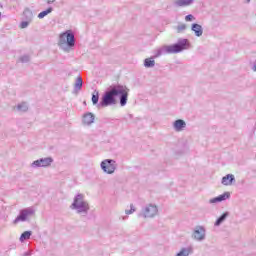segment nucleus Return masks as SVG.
Listing matches in <instances>:
<instances>
[{
  "mask_svg": "<svg viewBox=\"0 0 256 256\" xmlns=\"http://www.w3.org/2000/svg\"><path fill=\"white\" fill-rule=\"evenodd\" d=\"M35 210L33 208H25L20 211L19 215L15 218L14 223H19V221H27V217L34 215Z\"/></svg>",
  "mask_w": 256,
  "mask_h": 256,
  "instance_id": "obj_9",
  "label": "nucleus"
},
{
  "mask_svg": "<svg viewBox=\"0 0 256 256\" xmlns=\"http://www.w3.org/2000/svg\"><path fill=\"white\" fill-rule=\"evenodd\" d=\"M191 31L194 32L196 37H201L203 35V26H201V24L193 23L191 26Z\"/></svg>",
  "mask_w": 256,
  "mask_h": 256,
  "instance_id": "obj_13",
  "label": "nucleus"
},
{
  "mask_svg": "<svg viewBox=\"0 0 256 256\" xmlns=\"http://www.w3.org/2000/svg\"><path fill=\"white\" fill-rule=\"evenodd\" d=\"M195 0H176L175 5L177 7H189V5H193Z\"/></svg>",
  "mask_w": 256,
  "mask_h": 256,
  "instance_id": "obj_16",
  "label": "nucleus"
},
{
  "mask_svg": "<svg viewBox=\"0 0 256 256\" xmlns=\"http://www.w3.org/2000/svg\"><path fill=\"white\" fill-rule=\"evenodd\" d=\"M252 69H253V71H255V73H256V61L253 63Z\"/></svg>",
  "mask_w": 256,
  "mask_h": 256,
  "instance_id": "obj_31",
  "label": "nucleus"
},
{
  "mask_svg": "<svg viewBox=\"0 0 256 256\" xmlns=\"http://www.w3.org/2000/svg\"><path fill=\"white\" fill-rule=\"evenodd\" d=\"M52 3H55V0H47L48 5H51Z\"/></svg>",
  "mask_w": 256,
  "mask_h": 256,
  "instance_id": "obj_30",
  "label": "nucleus"
},
{
  "mask_svg": "<svg viewBox=\"0 0 256 256\" xmlns=\"http://www.w3.org/2000/svg\"><path fill=\"white\" fill-rule=\"evenodd\" d=\"M193 255V246H187L181 248V250L176 254V256H190Z\"/></svg>",
  "mask_w": 256,
  "mask_h": 256,
  "instance_id": "obj_15",
  "label": "nucleus"
},
{
  "mask_svg": "<svg viewBox=\"0 0 256 256\" xmlns=\"http://www.w3.org/2000/svg\"><path fill=\"white\" fill-rule=\"evenodd\" d=\"M58 45L63 51L69 52V49L75 47V33L73 30H66L59 36Z\"/></svg>",
  "mask_w": 256,
  "mask_h": 256,
  "instance_id": "obj_4",
  "label": "nucleus"
},
{
  "mask_svg": "<svg viewBox=\"0 0 256 256\" xmlns=\"http://www.w3.org/2000/svg\"><path fill=\"white\" fill-rule=\"evenodd\" d=\"M185 21L187 22L195 21V16H193L192 14H188L185 16Z\"/></svg>",
  "mask_w": 256,
  "mask_h": 256,
  "instance_id": "obj_28",
  "label": "nucleus"
},
{
  "mask_svg": "<svg viewBox=\"0 0 256 256\" xmlns=\"http://www.w3.org/2000/svg\"><path fill=\"white\" fill-rule=\"evenodd\" d=\"M187 30V24H179L177 27H176V31L177 33H183L184 31Z\"/></svg>",
  "mask_w": 256,
  "mask_h": 256,
  "instance_id": "obj_24",
  "label": "nucleus"
},
{
  "mask_svg": "<svg viewBox=\"0 0 256 256\" xmlns=\"http://www.w3.org/2000/svg\"><path fill=\"white\" fill-rule=\"evenodd\" d=\"M32 232L31 231H25L20 236V241L23 243L24 241H27L28 239H31Z\"/></svg>",
  "mask_w": 256,
  "mask_h": 256,
  "instance_id": "obj_21",
  "label": "nucleus"
},
{
  "mask_svg": "<svg viewBox=\"0 0 256 256\" xmlns=\"http://www.w3.org/2000/svg\"><path fill=\"white\" fill-rule=\"evenodd\" d=\"M95 123V114L91 112H87L82 117V124L83 125H93Z\"/></svg>",
  "mask_w": 256,
  "mask_h": 256,
  "instance_id": "obj_11",
  "label": "nucleus"
},
{
  "mask_svg": "<svg viewBox=\"0 0 256 256\" xmlns=\"http://www.w3.org/2000/svg\"><path fill=\"white\" fill-rule=\"evenodd\" d=\"M227 217H229V212H224L215 222V227H219L221 225V223H223V221H225V219H227Z\"/></svg>",
  "mask_w": 256,
  "mask_h": 256,
  "instance_id": "obj_19",
  "label": "nucleus"
},
{
  "mask_svg": "<svg viewBox=\"0 0 256 256\" xmlns=\"http://www.w3.org/2000/svg\"><path fill=\"white\" fill-rule=\"evenodd\" d=\"M81 89H83V78L78 76L74 84V91L77 93L78 91H81Z\"/></svg>",
  "mask_w": 256,
  "mask_h": 256,
  "instance_id": "obj_17",
  "label": "nucleus"
},
{
  "mask_svg": "<svg viewBox=\"0 0 256 256\" xmlns=\"http://www.w3.org/2000/svg\"><path fill=\"white\" fill-rule=\"evenodd\" d=\"M221 183L226 187L233 185V183H235V175L227 174L226 176L222 177Z\"/></svg>",
  "mask_w": 256,
  "mask_h": 256,
  "instance_id": "obj_12",
  "label": "nucleus"
},
{
  "mask_svg": "<svg viewBox=\"0 0 256 256\" xmlns=\"http://www.w3.org/2000/svg\"><path fill=\"white\" fill-rule=\"evenodd\" d=\"M159 213V208L155 204H147L142 208L141 217L144 219H153Z\"/></svg>",
  "mask_w": 256,
  "mask_h": 256,
  "instance_id": "obj_5",
  "label": "nucleus"
},
{
  "mask_svg": "<svg viewBox=\"0 0 256 256\" xmlns=\"http://www.w3.org/2000/svg\"><path fill=\"white\" fill-rule=\"evenodd\" d=\"M31 253H32L31 250H30V251H27V252H25V253L23 254V256H31Z\"/></svg>",
  "mask_w": 256,
  "mask_h": 256,
  "instance_id": "obj_29",
  "label": "nucleus"
},
{
  "mask_svg": "<svg viewBox=\"0 0 256 256\" xmlns=\"http://www.w3.org/2000/svg\"><path fill=\"white\" fill-rule=\"evenodd\" d=\"M117 97H119L121 107H125L129 99V88L121 84L111 85L107 91L104 92L98 107L117 105Z\"/></svg>",
  "mask_w": 256,
  "mask_h": 256,
  "instance_id": "obj_1",
  "label": "nucleus"
},
{
  "mask_svg": "<svg viewBox=\"0 0 256 256\" xmlns=\"http://www.w3.org/2000/svg\"><path fill=\"white\" fill-rule=\"evenodd\" d=\"M51 163H53V158H51V157L40 158L38 160H35L31 164V167L33 169H37L39 167H51Z\"/></svg>",
  "mask_w": 256,
  "mask_h": 256,
  "instance_id": "obj_8",
  "label": "nucleus"
},
{
  "mask_svg": "<svg viewBox=\"0 0 256 256\" xmlns=\"http://www.w3.org/2000/svg\"><path fill=\"white\" fill-rule=\"evenodd\" d=\"M227 199H231V193L230 192H224L223 194L210 199L209 203H210V205H213L215 203H221L223 201H227Z\"/></svg>",
  "mask_w": 256,
  "mask_h": 256,
  "instance_id": "obj_10",
  "label": "nucleus"
},
{
  "mask_svg": "<svg viewBox=\"0 0 256 256\" xmlns=\"http://www.w3.org/2000/svg\"><path fill=\"white\" fill-rule=\"evenodd\" d=\"M29 23H31L29 20L22 21L20 24L21 29H27V27H29Z\"/></svg>",
  "mask_w": 256,
  "mask_h": 256,
  "instance_id": "obj_27",
  "label": "nucleus"
},
{
  "mask_svg": "<svg viewBox=\"0 0 256 256\" xmlns=\"http://www.w3.org/2000/svg\"><path fill=\"white\" fill-rule=\"evenodd\" d=\"M206 237L207 230L203 226H196L193 229L192 239H194V241H198L199 243H201V241H205Z\"/></svg>",
  "mask_w": 256,
  "mask_h": 256,
  "instance_id": "obj_7",
  "label": "nucleus"
},
{
  "mask_svg": "<svg viewBox=\"0 0 256 256\" xmlns=\"http://www.w3.org/2000/svg\"><path fill=\"white\" fill-rule=\"evenodd\" d=\"M100 167L107 175H113L117 169V162L113 159H105L101 162Z\"/></svg>",
  "mask_w": 256,
  "mask_h": 256,
  "instance_id": "obj_6",
  "label": "nucleus"
},
{
  "mask_svg": "<svg viewBox=\"0 0 256 256\" xmlns=\"http://www.w3.org/2000/svg\"><path fill=\"white\" fill-rule=\"evenodd\" d=\"M28 109H29V106L25 102H22L21 104L17 105V110L21 111L22 113H25V111H27Z\"/></svg>",
  "mask_w": 256,
  "mask_h": 256,
  "instance_id": "obj_22",
  "label": "nucleus"
},
{
  "mask_svg": "<svg viewBox=\"0 0 256 256\" xmlns=\"http://www.w3.org/2000/svg\"><path fill=\"white\" fill-rule=\"evenodd\" d=\"M92 103L93 105H99V92H94L92 94Z\"/></svg>",
  "mask_w": 256,
  "mask_h": 256,
  "instance_id": "obj_23",
  "label": "nucleus"
},
{
  "mask_svg": "<svg viewBox=\"0 0 256 256\" xmlns=\"http://www.w3.org/2000/svg\"><path fill=\"white\" fill-rule=\"evenodd\" d=\"M49 13H53V8L49 7L46 10L40 12L38 14V19H44V17H47V15H49Z\"/></svg>",
  "mask_w": 256,
  "mask_h": 256,
  "instance_id": "obj_20",
  "label": "nucleus"
},
{
  "mask_svg": "<svg viewBox=\"0 0 256 256\" xmlns=\"http://www.w3.org/2000/svg\"><path fill=\"white\" fill-rule=\"evenodd\" d=\"M123 219H124V220L127 219V216L123 217Z\"/></svg>",
  "mask_w": 256,
  "mask_h": 256,
  "instance_id": "obj_33",
  "label": "nucleus"
},
{
  "mask_svg": "<svg viewBox=\"0 0 256 256\" xmlns=\"http://www.w3.org/2000/svg\"><path fill=\"white\" fill-rule=\"evenodd\" d=\"M29 61H31V57H29V55H23L20 57L21 63H29Z\"/></svg>",
  "mask_w": 256,
  "mask_h": 256,
  "instance_id": "obj_25",
  "label": "nucleus"
},
{
  "mask_svg": "<svg viewBox=\"0 0 256 256\" xmlns=\"http://www.w3.org/2000/svg\"><path fill=\"white\" fill-rule=\"evenodd\" d=\"M23 19L25 21L32 22L33 21V11H31V9H29V8H26L23 12Z\"/></svg>",
  "mask_w": 256,
  "mask_h": 256,
  "instance_id": "obj_18",
  "label": "nucleus"
},
{
  "mask_svg": "<svg viewBox=\"0 0 256 256\" xmlns=\"http://www.w3.org/2000/svg\"><path fill=\"white\" fill-rule=\"evenodd\" d=\"M173 127L176 131H183L185 127H187V123H185V120L183 119H178L174 121Z\"/></svg>",
  "mask_w": 256,
  "mask_h": 256,
  "instance_id": "obj_14",
  "label": "nucleus"
},
{
  "mask_svg": "<svg viewBox=\"0 0 256 256\" xmlns=\"http://www.w3.org/2000/svg\"><path fill=\"white\" fill-rule=\"evenodd\" d=\"M70 209L72 211H76L78 215H82V217H87L89 213V202L86 201L85 195L76 194L72 204L70 205Z\"/></svg>",
  "mask_w": 256,
  "mask_h": 256,
  "instance_id": "obj_3",
  "label": "nucleus"
},
{
  "mask_svg": "<svg viewBox=\"0 0 256 256\" xmlns=\"http://www.w3.org/2000/svg\"><path fill=\"white\" fill-rule=\"evenodd\" d=\"M246 3H251V0H246Z\"/></svg>",
  "mask_w": 256,
  "mask_h": 256,
  "instance_id": "obj_32",
  "label": "nucleus"
},
{
  "mask_svg": "<svg viewBox=\"0 0 256 256\" xmlns=\"http://www.w3.org/2000/svg\"><path fill=\"white\" fill-rule=\"evenodd\" d=\"M136 209L133 204L130 205V210H125L126 215H133L135 213Z\"/></svg>",
  "mask_w": 256,
  "mask_h": 256,
  "instance_id": "obj_26",
  "label": "nucleus"
},
{
  "mask_svg": "<svg viewBox=\"0 0 256 256\" xmlns=\"http://www.w3.org/2000/svg\"><path fill=\"white\" fill-rule=\"evenodd\" d=\"M189 47H191V43L187 38H181L177 43L172 45H164L154 51L153 57L146 58L144 60V67H146V69H151L155 67V59L162 55H175L177 53H181L182 51L189 49Z\"/></svg>",
  "mask_w": 256,
  "mask_h": 256,
  "instance_id": "obj_2",
  "label": "nucleus"
}]
</instances>
